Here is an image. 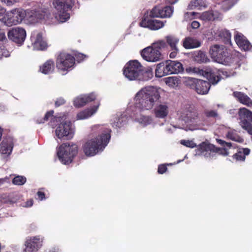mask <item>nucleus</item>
I'll return each mask as SVG.
<instances>
[{"mask_svg":"<svg viewBox=\"0 0 252 252\" xmlns=\"http://www.w3.org/2000/svg\"><path fill=\"white\" fill-rule=\"evenodd\" d=\"M162 91L160 88L152 86L142 88L135 95L134 108L141 110H166L167 106L159 103Z\"/></svg>","mask_w":252,"mask_h":252,"instance_id":"f257e3e1","label":"nucleus"},{"mask_svg":"<svg viewBox=\"0 0 252 252\" xmlns=\"http://www.w3.org/2000/svg\"><path fill=\"white\" fill-rule=\"evenodd\" d=\"M25 18L31 23H34L38 20H47L52 18L48 10L45 8L25 11L19 8L6 11L1 21L6 26L11 27L20 24Z\"/></svg>","mask_w":252,"mask_h":252,"instance_id":"f03ea898","label":"nucleus"},{"mask_svg":"<svg viewBox=\"0 0 252 252\" xmlns=\"http://www.w3.org/2000/svg\"><path fill=\"white\" fill-rule=\"evenodd\" d=\"M111 132V130L104 126H94L90 134L92 138L87 140L82 147L85 154L92 157L103 151L109 142Z\"/></svg>","mask_w":252,"mask_h":252,"instance_id":"7ed1b4c3","label":"nucleus"},{"mask_svg":"<svg viewBox=\"0 0 252 252\" xmlns=\"http://www.w3.org/2000/svg\"><path fill=\"white\" fill-rule=\"evenodd\" d=\"M53 113L54 111H47L43 118L36 120L37 123H44L51 117V126H54L58 125L55 131L58 138H65L67 140L72 138L74 133V128L68 113L63 112L54 116Z\"/></svg>","mask_w":252,"mask_h":252,"instance_id":"20e7f679","label":"nucleus"},{"mask_svg":"<svg viewBox=\"0 0 252 252\" xmlns=\"http://www.w3.org/2000/svg\"><path fill=\"white\" fill-rule=\"evenodd\" d=\"M186 71L190 74L203 76L206 77L210 83L215 85L221 79H224L233 75L226 71L218 69L215 68H207L205 70L198 67L189 66L186 68Z\"/></svg>","mask_w":252,"mask_h":252,"instance_id":"39448f33","label":"nucleus"},{"mask_svg":"<svg viewBox=\"0 0 252 252\" xmlns=\"http://www.w3.org/2000/svg\"><path fill=\"white\" fill-rule=\"evenodd\" d=\"M75 0H53L52 6L54 9L53 15L59 22L63 23L70 18L69 11L73 6Z\"/></svg>","mask_w":252,"mask_h":252,"instance_id":"423d86ee","label":"nucleus"},{"mask_svg":"<svg viewBox=\"0 0 252 252\" xmlns=\"http://www.w3.org/2000/svg\"><path fill=\"white\" fill-rule=\"evenodd\" d=\"M166 42L159 40L141 51L142 58L149 62H156L161 59V49L166 47Z\"/></svg>","mask_w":252,"mask_h":252,"instance_id":"0eeeda50","label":"nucleus"},{"mask_svg":"<svg viewBox=\"0 0 252 252\" xmlns=\"http://www.w3.org/2000/svg\"><path fill=\"white\" fill-rule=\"evenodd\" d=\"M77 154L78 146L73 143H63L57 150L59 159L64 164L70 163Z\"/></svg>","mask_w":252,"mask_h":252,"instance_id":"6e6552de","label":"nucleus"},{"mask_svg":"<svg viewBox=\"0 0 252 252\" xmlns=\"http://www.w3.org/2000/svg\"><path fill=\"white\" fill-rule=\"evenodd\" d=\"M211 57L217 63L230 65L234 60L228 56L227 49L223 45H214L210 49Z\"/></svg>","mask_w":252,"mask_h":252,"instance_id":"1a4fd4ad","label":"nucleus"},{"mask_svg":"<svg viewBox=\"0 0 252 252\" xmlns=\"http://www.w3.org/2000/svg\"><path fill=\"white\" fill-rule=\"evenodd\" d=\"M143 72V66L137 60L128 62L125 66L123 73L129 80L140 79V76Z\"/></svg>","mask_w":252,"mask_h":252,"instance_id":"9d476101","label":"nucleus"},{"mask_svg":"<svg viewBox=\"0 0 252 252\" xmlns=\"http://www.w3.org/2000/svg\"><path fill=\"white\" fill-rule=\"evenodd\" d=\"M75 63L74 58L70 54L61 53L58 57L56 66L59 71L63 75L66 74L71 70Z\"/></svg>","mask_w":252,"mask_h":252,"instance_id":"9b49d317","label":"nucleus"},{"mask_svg":"<svg viewBox=\"0 0 252 252\" xmlns=\"http://www.w3.org/2000/svg\"><path fill=\"white\" fill-rule=\"evenodd\" d=\"M186 84L200 94H207L210 88V84L208 82L193 78H188Z\"/></svg>","mask_w":252,"mask_h":252,"instance_id":"f8f14e48","label":"nucleus"},{"mask_svg":"<svg viewBox=\"0 0 252 252\" xmlns=\"http://www.w3.org/2000/svg\"><path fill=\"white\" fill-rule=\"evenodd\" d=\"M217 147L208 141L201 142L196 150V153L198 155H201L205 158H213L216 155Z\"/></svg>","mask_w":252,"mask_h":252,"instance_id":"ddd939ff","label":"nucleus"},{"mask_svg":"<svg viewBox=\"0 0 252 252\" xmlns=\"http://www.w3.org/2000/svg\"><path fill=\"white\" fill-rule=\"evenodd\" d=\"M7 36L10 40L19 45H21L25 40L26 32L23 28L16 27L11 29L8 32Z\"/></svg>","mask_w":252,"mask_h":252,"instance_id":"4468645a","label":"nucleus"},{"mask_svg":"<svg viewBox=\"0 0 252 252\" xmlns=\"http://www.w3.org/2000/svg\"><path fill=\"white\" fill-rule=\"evenodd\" d=\"M31 40L34 50H44L47 48V43L40 32H32L31 36Z\"/></svg>","mask_w":252,"mask_h":252,"instance_id":"2eb2a0df","label":"nucleus"},{"mask_svg":"<svg viewBox=\"0 0 252 252\" xmlns=\"http://www.w3.org/2000/svg\"><path fill=\"white\" fill-rule=\"evenodd\" d=\"M140 25L142 27L156 31L163 27L164 24L159 20L154 19L147 16L142 19L140 23Z\"/></svg>","mask_w":252,"mask_h":252,"instance_id":"dca6fc26","label":"nucleus"},{"mask_svg":"<svg viewBox=\"0 0 252 252\" xmlns=\"http://www.w3.org/2000/svg\"><path fill=\"white\" fill-rule=\"evenodd\" d=\"M96 95L94 93L81 94L74 99L73 105L76 108L85 106L87 103L95 99Z\"/></svg>","mask_w":252,"mask_h":252,"instance_id":"f3484780","label":"nucleus"},{"mask_svg":"<svg viewBox=\"0 0 252 252\" xmlns=\"http://www.w3.org/2000/svg\"><path fill=\"white\" fill-rule=\"evenodd\" d=\"M199 18L205 21L221 20L222 14L216 10H210L199 14Z\"/></svg>","mask_w":252,"mask_h":252,"instance_id":"a211bd4d","label":"nucleus"},{"mask_svg":"<svg viewBox=\"0 0 252 252\" xmlns=\"http://www.w3.org/2000/svg\"><path fill=\"white\" fill-rule=\"evenodd\" d=\"M235 40L239 48L244 51L250 50L252 45L247 39L241 33H237L235 35Z\"/></svg>","mask_w":252,"mask_h":252,"instance_id":"6ab92c4d","label":"nucleus"},{"mask_svg":"<svg viewBox=\"0 0 252 252\" xmlns=\"http://www.w3.org/2000/svg\"><path fill=\"white\" fill-rule=\"evenodd\" d=\"M166 64L169 75L177 74L183 71V65L179 62L168 61L166 62Z\"/></svg>","mask_w":252,"mask_h":252,"instance_id":"aec40b11","label":"nucleus"},{"mask_svg":"<svg viewBox=\"0 0 252 252\" xmlns=\"http://www.w3.org/2000/svg\"><path fill=\"white\" fill-rule=\"evenodd\" d=\"M13 148V143L10 138L3 139L0 144V153L10 154Z\"/></svg>","mask_w":252,"mask_h":252,"instance_id":"412c9836","label":"nucleus"},{"mask_svg":"<svg viewBox=\"0 0 252 252\" xmlns=\"http://www.w3.org/2000/svg\"><path fill=\"white\" fill-rule=\"evenodd\" d=\"M214 33L215 38L220 37L224 38L225 42L230 43L231 34L229 32L225 29H214L212 33Z\"/></svg>","mask_w":252,"mask_h":252,"instance_id":"4be33fe9","label":"nucleus"},{"mask_svg":"<svg viewBox=\"0 0 252 252\" xmlns=\"http://www.w3.org/2000/svg\"><path fill=\"white\" fill-rule=\"evenodd\" d=\"M181 116L182 120L185 121L186 123H189L196 121L197 119H201L203 120V119H201L197 113V111H184Z\"/></svg>","mask_w":252,"mask_h":252,"instance_id":"5701e85b","label":"nucleus"},{"mask_svg":"<svg viewBox=\"0 0 252 252\" xmlns=\"http://www.w3.org/2000/svg\"><path fill=\"white\" fill-rule=\"evenodd\" d=\"M6 41L7 39L4 32L3 31H0V58L9 56V52L5 48Z\"/></svg>","mask_w":252,"mask_h":252,"instance_id":"b1692460","label":"nucleus"},{"mask_svg":"<svg viewBox=\"0 0 252 252\" xmlns=\"http://www.w3.org/2000/svg\"><path fill=\"white\" fill-rule=\"evenodd\" d=\"M216 140L218 144H219L221 146L224 147L222 148L217 147L216 154L217 153H219L220 155H222L223 156H228L229 153L227 150L226 148H225V147H227L229 149L231 148V147H232L231 143L227 142L220 139H217Z\"/></svg>","mask_w":252,"mask_h":252,"instance_id":"393cba45","label":"nucleus"},{"mask_svg":"<svg viewBox=\"0 0 252 252\" xmlns=\"http://www.w3.org/2000/svg\"><path fill=\"white\" fill-rule=\"evenodd\" d=\"M55 69V63L52 60H49L40 66V71L45 74L52 73Z\"/></svg>","mask_w":252,"mask_h":252,"instance_id":"a878e982","label":"nucleus"},{"mask_svg":"<svg viewBox=\"0 0 252 252\" xmlns=\"http://www.w3.org/2000/svg\"><path fill=\"white\" fill-rule=\"evenodd\" d=\"M155 75L158 78L169 75L166 62H162L157 65Z\"/></svg>","mask_w":252,"mask_h":252,"instance_id":"bb28decb","label":"nucleus"},{"mask_svg":"<svg viewBox=\"0 0 252 252\" xmlns=\"http://www.w3.org/2000/svg\"><path fill=\"white\" fill-rule=\"evenodd\" d=\"M233 95L241 103L249 107L252 106V100L248 95L244 94L239 92H234L233 93Z\"/></svg>","mask_w":252,"mask_h":252,"instance_id":"cd10ccee","label":"nucleus"},{"mask_svg":"<svg viewBox=\"0 0 252 252\" xmlns=\"http://www.w3.org/2000/svg\"><path fill=\"white\" fill-rule=\"evenodd\" d=\"M250 149L246 148H240L236 153L232 156L233 158L236 161H245L246 156H248L250 153Z\"/></svg>","mask_w":252,"mask_h":252,"instance_id":"c85d7f7f","label":"nucleus"},{"mask_svg":"<svg viewBox=\"0 0 252 252\" xmlns=\"http://www.w3.org/2000/svg\"><path fill=\"white\" fill-rule=\"evenodd\" d=\"M183 45L186 49H191L199 47L200 43L197 39L188 37L184 40Z\"/></svg>","mask_w":252,"mask_h":252,"instance_id":"c756f323","label":"nucleus"},{"mask_svg":"<svg viewBox=\"0 0 252 252\" xmlns=\"http://www.w3.org/2000/svg\"><path fill=\"white\" fill-rule=\"evenodd\" d=\"M39 238L34 237L32 240H30L26 242L25 251L26 252H35L37 250V244L36 241H39Z\"/></svg>","mask_w":252,"mask_h":252,"instance_id":"7c9ffc66","label":"nucleus"},{"mask_svg":"<svg viewBox=\"0 0 252 252\" xmlns=\"http://www.w3.org/2000/svg\"><path fill=\"white\" fill-rule=\"evenodd\" d=\"M193 58L194 61L198 63H206L208 60L206 54L201 51L194 52L193 54Z\"/></svg>","mask_w":252,"mask_h":252,"instance_id":"2f4dec72","label":"nucleus"},{"mask_svg":"<svg viewBox=\"0 0 252 252\" xmlns=\"http://www.w3.org/2000/svg\"><path fill=\"white\" fill-rule=\"evenodd\" d=\"M167 43L169 45L171 50H177L178 49L177 45L179 39L174 36L168 35L166 37Z\"/></svg>","mask_w":252,"mask_h":252,"instance_id":"473e14b6","label":"nucleus"},{"mask_svg":"<svg viewBox=\"0 0 252 252\" xmlns=\"http://www.w3.org/2000/svg\"><path fill=\"white\" fill-rule=\"evenodd\" d=\"M226 136L228 138L239 143L244 142V139L239 135L235 130L229 131L226 134Z\"/></svg>","mask_w":252,"mask_h":252,"instance_id":"72a5a7b5","label":"nucleus"},{"mask_svg":"<svg viewBox=\"0 0 252 252\" xmlns=\"http://www.w3.org/2000/svg\"><path fill=\"white\" fill-rule=\"evenodd\" d=\"M173 8L170 6H167L163 8L161 7V18H169L173 13Z\"/></svg>","mask_w":252,"mask_h":252,"instance_id":"f704fd0d","label":"nucleus"},{"mask_svg":"<svg viewBox=\"0 0 252 252\" xmlns=\"http://www.w3.org/2000/svg\"><path fill=\"white\" fill-rule=\"evenodd\" d=\"M19 196L17 194L11 193L6 197L2 198V201L5 203L13 204L17 202Z\"/></svg>","mask_w":252,"mask_h":252,"instance_id":"c9c22d12","label":"nucleus"},{"mask_svg":"<svg viewBox=\"0 0 252 252\" xmlns=\"http://www.w3.org/2000/svg\"><path fill=\"white\" fill-rule=\"evenodd\" d=\"M135 121L144 126H147L152 123V120L149 116L140 115L139 117L135 118Z\"/></svg>","mask_w":252,"mask_h":252,"instance_id":"e433bc0d","label":"nucleus"},{"mask_svg":"<svg viewBox=\"0 0 252 252\" xmlns=\"http://www.w3.org/2000/svg\"><path fill=\"white\" fill-rule=\"evenodd\" d=\"M96 111H80L77 115V120L88 119L93 115Z\"/></svg>","mask_w":252,"mask_h":252,"instance_id":"4c0bfd02","label":"nucleus"},{"mask_svg":"<svg viewBox=\"0 0 252 252\" xmlns=\"http://www.w3.org/2000/svg\"><path fill=\"white\" fill-rule=\"evenodd\" d=\"M160 10H161V7L155 6L150 11V13L147 16L150 18H154V17H160L161 18Z\"/></svg>","mask_w":252,"mask_h":252,"instance_id":"58836bf2","label":"nucleus"},{"mask_svg":"<svg viewBox=\"0 0 252 252\" xmlns=\"http://www.w3.org/2000/svg\"><path fill=\"white\" fill-rule=\"evenodd\" d=\"M27 181L26 177L22 176H17L14 177L12 180V183L15 185H23Z\"/></svg>","mask_w":252,"mask_h":252,"instance_id":"ea45409f","label":"nucleus"},{"mask_svg":"<svg viewBox=\"0 0 252 252\" xmlns=\"http://www.w3.org/2000/svg\"><path fill=\"white\" fill-rule=\"evenodd\" d=\"M126 119V118L124 117L115 118L114 124L116 127H120L123 126Z\"/></svg>","mask_w":252,"mask_h":252,"instance_id":"a19ab883","label":"nucleus"},{"mask_svg":"<svg viewBox=\"0 0 252 252\" xmlns=\"http://www.w3.org/2000/svg\"><path fill=\"white\" fill-rule=\"evenodd\" d=\"M181 144L187 147L193 148L196 147V144L192 141L182 140L180 142Z\"/></svg>","mask_w":252,"mask_h":252,"instance_id":"79ce46f5","label":"nucleus"},{"mask_svg":"<svg viewBox=\"0 0 252 252\" xmlns=\"http://www.w3.org/2000/svg\"><path fill=\"white\" fill-rule=\"evenodd\" d=\"M204 115L208 118L216 119L218 117L216 111H204Z\"/></svg>","mask_w":252,"mask_h":252,"instance_id":"37998d69","label":"nucleus"},{"mask_svg":"<svg viewBox=\"0 0 252 252\" xmlns=\"http://www.w3.org/2000/svg\"><path fill=\"white\" fill-rule=\"evenodd\" d=\"M166 83L168 85L173 87L177 83V79L174 77H169L166 78Z\"/></svg>","mask_w":252,"mask_h":252,"instance_id":"c03bdc74","label":"nucleus"},{"mask_svg":"<svg viewBox=\"0 0 252 252\" xmlns=\"http://www.w3.org/2000/svg\"><path fill=\"white\" fill-rule=\"evenodd\" d=\"M194 12H187L184 14V20L186 21H189L192 19L194 18L195 15L196 14Z\"/></svg>","mask_w":252,"mask_h":252,"instance_id":"a18cd8bd","label":"nucleus"},{"mask_svg":"<svg viewBox=\"0 0 252 252\" xmlns=\"http://www.w3.org/2000/svg\"><path fill=\"white\" fill-rule=\"evenodd\" d=\"M168 115V111H155V115L157 118L163 119Z\"/></svg>","mask_w":252,"mask_h":252,"instance_id":"49530a36","label":"nucleus"},{"mask_svg":"<svg viewBox=\"0 0 252 252\" xmlns=\"http://www.w3.org/2000/svg\"><path fill=\"white\" fill-rule=\"evenodd\" d=\"M167 168L166 164H160L158 166V172L160 174H163L166 172Z\"/></svg>","mask_w":252,"mask_h":252,"instance_id":"de8ad7c7","label":"nucleus"},{"mask_svg":"<svg viewBox=\"0 0 252 252\" xmlns=\"http://www.w3.org/2000/svg\"><path fill=\"white\" fill-rule=\"evenodd\" d=\"M87 58V56L86 55L82 53H79L75 55V58L78 62H81Z\"/></svg>","mask_w":252,"mask_h":252,"instance_id":"09e8293b","label":"nucleus"},{"mask_svg":"<svg viewBox=\"0 0 252 252\" xmlns=\"http://www.w3.org/2000/svg\"><path fill=\"white\" fill-rule=\"evenodd\" d=\"M199 4V2L198 0H192L190 1V3L189 5V9H193L195 7H197Z\"/></svg>","mask_w":252,"mask_h":252,"instance_id":"8fccbe9b","label":"nucleus"},{"mask_svg":"<svg viewBox=\"0 0 252 252\" xmlns=\"http://www.w3.org/2000/svg\"><path fill=\"white\" fill-rule=\"evenodd\" d=\"M8 6H11L14 3L17 2L19 0H0Z\"/></svg>","mask_w":252,"mask_h":252,"instance_id":"3c124183","label":"nucleus"},{"mask_svg":"<svg viewBox=\"0 0 252 252\" xmlns=\"http://www.w3.org/2000/svg\"><path fill=\"white\" fill-rule=\"evenodd\" d=\"M37 195L38 196V198L40 200L45 199V194L43 191L39 190L37 192Z\"/></svg>","mask_w":252,"mask_h":252,"instance_id":"603ef678","label":"nucleus"},{"mask_svg":"<svg viewBox=\"0 0 252 252\" xmlns=\"http://www.w3.org/2000/svg\"><path fill=\"white\" fill-rule=\"evenodd\" d=\"M65 103V100L63 98H58L55 102V105L56 106H60L63 104Z\"/></svg>","mask_w":252,"mask_h":252,"instance_id":"864d4df0","label":"nucleus"},{"mask_svg":"<svg viewBox=\"0 0 252 252\" xmlns=\"http://www.w3.org/2000/svg\"><path fill=\"white\" fill-rule=\"evenodd\" d=\"M172 52L170 53L169 57L170 58H175L178 53L179 52V49H177V50H171Z\"/></svg>","mask_w":252,"mask_h":252,"instance_id":"5fc2aeb1","label":"nucleus"},{"mask_svg":"<svg viewBox=\"0 0 252 252\" xmlns=\"http://www.w3.org/2000/svg\"><path fill=\"white\" fill-rule=\"evenodd\" d=\"M200 23L196 21H193L191 23V27L192 29H196L199 27Z\"/></svg>","mask_w":252,"mask_h":252,"instance_id":"6e6d98bb","label":"nucleus"},{"mask_svg":"<svg viewBox=\"0 0 252 252\" xmlns=\"http://www.w3.org/2000/svg\"><path fill=\"white\" fill-rule=\"evenodd\" d=\"M33 203V200L32 199H30V200H27L26 203L24 207H30L32 206Z\"/></svg>","mask_w":252,"mask_h":252,"instance_id":"4d7b16f0","label":"nucleus"},{"mask_svg":"<svg viewBox=\"0 0 252 252\" xmlns=\"http://www.w3.org/2000/svg\"><path fill=\"white\" fill-rule=\"evenodd\" d=\"M99 106V103L98 102H96L95 103L93 108H92L90 110H96Z\"/></svg>","mask_w":252,"mask_h":252,"instance_id":"13d9d810","label":"nucleus"},{"mask_svg":"<svg viewBox=\"0 0 252 252\" xmlns=\"http://www.w3.org/2000/svg\"><path fill=\"white\" fill-rule=\"evenodd\" d=\"M178 0H166V3L168 4H174L176 3Z\"/></svg>","mask_w":252,"mask_h":252,"instance_id":"bf43d9fd","label":"nucleus"},{"mask_svg":"<svg viewBox=\"0 0 252 252\" xmlns=\"http://www.w3.org/2000/svg\"><path fill=\"white\" fill-rule=\"evenodd\" d=\"M6 12V11L4 8L0 7V15L5 14Z\"/></svg>","mask_w":252,"mask_h":252,"instance_id":"052dcab7","label":"nucleus"},{"mask_svg":"<svg viewBox=\"0 0 252 252\" xmlns=\"http://www.w3.org/2000/svg\"><path fill=\"white\" fill-rule=\"evenodd\" d=\"M146 74H148L150 78H152V77L153 76V73L151 71H147L146 72Z\"/></svg>","mask_w":252,"mask_h":252,"instance_id":"680f3d73","label":"nucleus"},{"mask_svg":"<svg viewBox=\"0 0 252 252\" xmlns=\"http://www.w3.org/2000/svg\"><path fill=\"white\" fill-rule=\"evenodd\" d=\"M8 180V178L5 179H0V185L4 183V182H6Z\"/></svg>","mask_w":252,"mask_h":252,"instance_id":"e2e57ef3","label":"nucleus"},{"mask_svg":"<svg viewBox=\"0 0 252 252\" xmlns=\"http://www.w3.org/2000/svg\"><path fill=\"white\" fill-rule=\"evenodd\" d=\"M218 109H224V106L222 104H218Z\"/></svg>","mask_w":252,"mask_h":252,"instance_id":"0e129e2a","label":"nucleus"},{"mask_svg":"<svg viewBox=\"0 0 252 252\" xmlns=\"http://www.w3.org/2000/svg\"><path fill=\"white\" fill-rule=\"evenodd\" d=\"M239 110L242 111V110H248L245 108H241L239 109Z\"/></svg>","mask_w":252,"mask_h":252,"instance_id":"69168bd1","label":"nucleus"},{"mask_svg":"<svg viewBox=\"0 0 252 252\" xmlns=\"http://www.w3.org/2000/svg\"><path fill=\"white\" fill-rule=\"evenodd\" d=\"M2 108H3V106L2 104H0V109H1Z\"/></svg>","mask_w":252,"mask_h":252,"instance_id":"338daca9","label":"nucleus"},{"mask_svg":"<svg viewBox=\"0 0 252 252\" xmlns=\"http://www.w3.org/2000/svg\"><path fill=\"white\" fill-rule=\"evenodd\" d=\"M188 109H192L191 106L189 105V107Z\"/></svg>","mask_w":252,"mask_h":252,"instance_id":"774afa93","label":"nucleus"}]
</instances>
